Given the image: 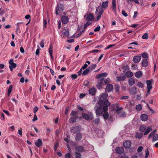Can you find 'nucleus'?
I'll return each instance as SVG.
<instances>
[{"label": "nucleus", "instance_id": "36", "mask_svg": "<svg viewBox=\"0 0 158 158\" xmlns=\"http://www.w3.org/2000/svg\"><path fill=\"white\" fill-rule=\"evenodd\" d=\"M158 140V135L156 134L154 135L153 138V142H155Z\"/></svg>", "mask_w": 158, "mask_h": 158}, {"label": "nucleus", "instance_id": "60", "mask_svg": "<svg viewBox=\"0 0 158 158\" xmlns=\"http://www.w3.org/2000/svg\"><path fill=\"white\" fill-rule=\"evenodd\" d=\"M114 45H112V44L109 45L108 46L106 47L105 48V49L107 50V49H109L110 48L114 46Z\"/></svg>", "mask_w": 158, "mask_h": 158}, {"label": "nucleus", "instance_id": "15", "mask_svg": "<svg viewBox=\"0 0 158 158\" xmlns=\"http://www.w3.org/2000/svg\"><path fill=\"white\" fill-rule=\"evenodd\" d=\"M131 142L129 140L126 141L123 143V146L125 148H129L131 147Z\"/></svg>", "mask_w": 158, "mask_h": 158}, {"label": "nucleus", "instance_id": "8", "mask_svg": "<svg viewBox=\"0 0 158 158\" xmlns=\"http://www.w3.org/2000/svg\"><path fill=\"white\" fill-rule=\"evenodd\" d=\"M103 78H101L98 80V83L97 85V87L98 89L102 88V84L103 81Z\"/></svg>", "mask_w": 158, "mask_h": 158}, {"label": "nucleus", "instance_id": "37", "mask_svg": "<svg viewBox=\"0 0 158 158\" xmlns=\"http://www.w3.org/2000/svg\"><path fill=\"white\" fill-rule=\"evenodd\" d=\"M143 135V134L140 133H137L135 135V137L136 138H141Z\"/></svg>", "mask_w": 158, "mask_h": 158}, {"label": "nucleus", "instance_id": "53", "mask_svg": "<svg viewBox=\"0 0 158 158\" xmlns=\"http://www.w3.org/2000/svg\"><path fill=\"white\" fill-rule=\"evenodd\" d=\"M40 47L43 48L44 47V40H42L40 43Z\"/></svg>", "mask_w": 158, "mask_h": 158}, {"label": "nucleus", "instance_id": "3", "mask_svg": "<svg viewBox=\"0 0 158 158\" xmlns=\"http://www.w3.org/2000/svg\"><path fill=\"white\" fill-rule=\"evenodd\" d=\"M81 116L83 118L86 120H92L94 118L93 113L89 111L87 113H83Z\"/></svg>", "mask_w": 158, "mask_h": 158}, {"label": "nucleus", "instance_id": "32", "mask_svg": "<svg viewBox=\"0 0 158 158\" xmlns=\"http://www.w3.org/2000/svg\"><path fill=\"white\" fill-rule=\"evenodd\" d=\"M77 117L75 116L71 117L69 120L70 123H74L76 122Z\"/></svg>", "mask_w": 158, "mask_h": 158}, {"label": "nucleus", "instance_id": "47", "mask_svg": "<svg viewBox=\"0 0 158 158\" xmlns=\"http://www.w3.org/2000/svg\"><path fill=\"white\" fill-rule=\"evenodd\" d=\"M91 24V23L90 22H87L84 25V29H85L88 26H89Z\"/></svg>", "mask_w": 158, "mask_h": 158}, {"label": "nucleus", "instance_id": "50", "mask_svg": "<svg viewBox=\"0 0 158 158\" xmlns=\"http://www.w3.org/2000/svg\"><path fill=\"white\" fill-rule=\"evenodd\" d=\"M18 134L21 136L22 135V131L21 128H19L18 132Z\"/></svg>", "mask_w": 158, "mask_h": 158}, {"label": "nucleus", "instance_id": "31", "mask_svg": "<svg viewBox=\"0 0 158 158\" xmlns=\"http://www.w3.org/2000/svg\"><path fill=\"white\" fill-rule=\"evenodd\" d=\"M96 66L97 65L96 64H91L88 67V68L89 69L90 71H92L93 69H95Z\"/></svg>", "mask_w": 158, "mask_h": 158}, {"label": "nucleus", "instance_id": "51", "mask_svg": "<svg viewBox=\"0 0 158 158\" xmlns=\"http://www.w3.org/2000/svg\"><path fill=\"white\" fill-rule=\"evenodd\" d=\"M66 158H71V154L70 153H68L66 154L65 156Z\"/></svg>", "mask_w": 158, "mask_h": 158}, {"label": "nucleus", "instance_id": "33", "mask_svg": "<svg viewBox=\"0 0 158 158\" xmlns=\"http://www.w3.org/2000/svg\"><path fill=\"white\" fill-rule=\"evenodd\" d=\"M90 70H89V69L88 68L85 69L83 72L82 73V75H86L87 74H88L89 73V71Z\"/></svg>", "mask_w": 158, "mask_h": 158}, {"label": "nucleus", "instance_id": "13", "mask_svg": "<svg viewBox=\"0 0 158 158\" xmlns=\"http://www.w3.org/2000/svg\"><path fill=\"white\" fill-rule=\"evenodd\" d=\"M97 90L95 88H92L90 89L89 90V94L91 95H94L96 93Z\"/></svg>", "mask_w": 158, "mask_h": 158}, {"label": "nucleus", "instance_id": "12", "mask_svg": "<svg viewBox=\"0 0 158 158\" xmlns=\"http://www.w3.org/2000/svg\"><path fill=\"white\" fill-rule=\"evenodd\" d=\"M69 35V32L67 29H65L64 32L61 35V36L62 38H65L68 37Z\"/></svg>", "mask_w": 158, "mask_h": 158}, {"label": "nucleus", "instance_id": "6", "mask_svg": "<svg viewBox=\"0 0 158 158\" xmlns=\"http://www.w3.org/2000/svg\"><path fill=\"white\" fill-rule=\"evenodd\" d=\"M111 9L114 12L116 15L117 14L116 0H112V5Z\"/></svg>", "mask_w": 158, "mask_h": 158}, {"label": "nucleus", "instance_id": "40", "mask_svg": "<svg viewBox=\"0 0 158 158\" xmlns=\"http://www.w3.org/2000/svg\"><path fill=\"white\" fill-rule=\"evenodd\" d=\"M136 109L138 111H140L142 109V106L140 104L137 105L136 106Z\"/></svg>", "mask_w": 158, "mask_h": 158}, {"label": "nucleus", "instance_id": "62", "mask_svg": "<svg viewBox=\"0 0 158 158\" xmlns=\"http://www.w3.org/2000/svg\"><path fill=\"white\" fill-rule=\"evenodd\" d=\"M123 69L125 71H127L129 70V67L127 65L124 66L123 67Z\"/></svg>", "mask_w": 158, "mask_h": 158}, {"label": "nucleus", "instance_id": "42", "mask_svg": "<svg viewBox=\"0 0 158 158\" xmlns=\"http://www.w3.org/2000/svg\"><path fill=\"white\" fill-rule=\"evenodd\" d=\"M93 122L95 123V124H98L100 122V119L99 118H98L95 119Z\"/></svg>", "mask_w": 158, "mask_h": 158}, {"label": "nucleus", "instance_id": "10", "mask_svg": "<svg viewBox=\"0 0 158 158\" xmlns=\"http://www.w3.org/2000/svg\"><path fill=\"white\" fill-rule=\"evenodd\" d=\"M69 18L67 16H64L61 18V22L63 23L66 24L69 22Z\"/></svg>", "mask_w": 158, "mask_h": 158}, {"label": "nucleus", "instance_id": "54", "mask_svg": "<svg viewBox=\"0 0 158 158\" xmlns=\"http://www.w3.org/2000/svg\"><path fill=\"white\" fill-rule=\"evenodd\" d=\"M143 148L142 146H140L137 149V151L138 152H140L142 150Z\"/></svg>", "mask_w": 158, "mask_h": 158}, {"label": "nucleus", "instance_id": "17", "mask_svg": "<svg viewBox=\"0 0 158 158\" xmlns=\"http://www.w3.org/2000/svg\"><path fill=\"white\" fill-rule=\"evenodd\" d=\"M113 89V85L112 84H108L106 88V91L109 92L111 91Z\"/></svg>", "mask_w": 158, "mask_h": 158}, {"label": "nucleus", "instance_id": "38", "mask_svg": "<svg viewBox=\"0 0 158 158\" xmlns=\"http://www.w3.org/2000/svg\"><path fill=\"white\" fill-rule=\"evenodd\" d=\"M103 116L104 119H107L109 117V114L108 112H106L104 113L103 114Z\"/></svg>", "mask_w": 158, "mask_h": 158}, {"label": "nucleus", "instance_id": "39", "mask_svg": "<svg viewBox=\"0 0 158 158\" xmlns=\"http://www.w3.org/2000/svg\"><path fill=\"white\" fill-rule=\"evenodd\" d=\"M12 88V85H10V86L9 87L8 89V90L7 95L8 96H9L10 95V94L11 92Z\"/></svg>", "mask_w": 158, "mask_h": 158}, {"label": "nucleus", "instance_id": "58", "mask_svg": "<svg viewBox=\"0 0 158 158\" xmlns=\"http://www.w3.org/2000/svg\"><path fill=\"white\" fill-rule=\"evenodd\" d=\"M79 129L78 127H72V130H74V132H77V131H75V130H77V129Z\"/></svg>", "mask_w": 158, "mask_h": 158}, {"label": "nucleus", "instance_id": "46", "mask_svg": "<svg viewBox=\"0 0 158 158\" xmlns=\"http://www.w3.org/2000/svg\"><path fill=\"white\" fill-rule=\"evenodd\" d=\"M72 79L75 80L77 77V75L76 74H72L70 76Z\"/></svg>", "mask_w": 158, "mask_h": 158}, {"label": "nucleus", "instance_id": "64", "mask_svg": "<svg viewBox=\"0 0 158 158\" xmlns=\"http://www.w3.org/2000/svg\"><path fill=\"white\" fill-rule=\"evenodd\" d=\"M37 120V117L36 115L35 114L34 115V118L33 119H32V121L34 122L35 121H36Z\"/></svg>", "mask_w": 158, "mask_h": 158}, {"label": "nucleus", "instance_id": "61", "mask_svg": "<svg viewBox=\"0 0 158 158\" xmlns=\"http://www.w3.org/2000/svg\"><path fill=\"white\" fill-rule=\"evenodd\" d=\"M122 14L123 16L125 17H127V16L128 15L127 13H126L125 11L124 10H123L122 11Z\"/></svg>", "mask_w": 158, "mask_h": 158}, {"label": "nucleus", "instance_id": "23", "mask_svg": "<svg viewBox=\"0 0 158 158\" xmlns=\"http://www.w3.org/2000/svg\"><path fill=\"white\" fill-rule=\"evenodd\" d=\"M128 83L129 85L132 86L135 83V81L134 79L132 78H130L128 80Z\"/></svg>", "mask_w": 158, "mask_h": 158}, {"label": "nucleus", "instance_id": "16", "mask_svg": "<svg viewBox=\"0 0 158 158\" xmlns=\"http://www.w3.org/2000/svg\"><path fill=\"white\" fill-rule=\"evenodd\" d=\"M43 143L42 140L40 139H38L35 142V144L36 146L39 148L42 145Z\"/></svg>", "mask_w": 158, "mask_h": 158}, {"label": "nucleus", "instance_id": "63", "mask_svg": "<svg viewBox=\"0 0 158 158\" xmlns=\"http://www.w3.org/2000/svg\"><path fill=\"white\" fill-rule=\"evenodd\" d=\"M3 111L7 115H8V116L10 115V113L8 110H3Z\"/></svg>", "mask_w": 158, "mask_h": 158}, {"label": "nucleus", "instance_id": "24", "mask_svg": "<svg viewBox=\"0 0 158 158\" xmlns=\"http://www.w3.org/2000/svg\"><path fill=\"white\" fill-rule=\"evenodd\" d=\"M94 18V17L91 14H89L87 15L86 20H88L92 21L93 19Z\"/></svg>", "mask_w": 158, "mask_h": 158}, {"label": "nucleus", "instance_id": "21", "mask_svg": "<svg viewBox=\"0 0 158 158\" xmlns=\"http://www.w3.org/2000/svg\"><path fill=\"white\" fill-rule=\"evenodd\" d=\"M129 91L131 94L134 95L136 92V88L135 87H132L130 89Z\"/></svg>", "mask_w": 158, "mask_h": 158}, {"label": "nucleus", "instance_id": "18", "mask_svg": "<svg viewBox=\"0 0 158 158\" xmlns=\"http://www.w3.org/2000/svg\"><path fill=\"white\" fill-rule=\"evenodd\" d=\"M153 83V80H147L146 81L147 84V88L152 89V84Z\"/></svg>", "mask_w": 158, "mask_h": 158}, {"label": "nucleus", "instance_id": "59", "mask_svg": "<svg viewBox=\"0 0 158 158\" xmlns=\"http://www.w3.org/2000/svg\"><path fill=\"white\" fill-rule=\"evenodd\" d=\"M38 110V107L36 106H35L34 108L33 112L34 113H35L37 112Z\"/></svg>", "mask_w": 158, "mask_h": 158}, {"label": "nucleus", "instance_id": "52", "mask_svg": "<svg viewBox=\"0 0 158 158\" xmlns=\"http://www.w3.org/2000/svg\"><path fill=\"white\" fill-rule=\"evenodd\" d=\"M100 29V27L99 26H97L94 30V31L97 32L99 31Z\"/></svg>", "mask_w": 158, "mask_h": 158}, {"label": "nucleus", "instance_id": "26", "mask_svg": "<svg viewBox=\"0 0 158 158\" xmlns=\"http://www.w3.org/2000/svg\"><path fill=\"white\" fill-rule=\"evenodd\" d=\"M125 78L126 77L124 75L118 76L116 77L117 81H124Z\"/></svg>", "mask_w": 158, "mask_h": 158}, {"label": "nucleus", "instance_id": "11", "mask_svg": "<svg viewBox=\"0 0 158 158\" xmlns=\"http://www.w3.org/2000/svg\"><path fill=\"white\" fill-rule=\"evenodd\" d=\"M141 57L139 56H134L133 59V61L135 63L139 62L141 59Z\"/></svg>", "mask_w": 158, "mask_h": 158}, {"label": "nucleus", "instance_id": "9", "mask_svg": "<svg viewBox=\"0 0 158 158\" xmlns=\"http://www.w3.org/2000/svg\"><path fill=\"white\" fill-rule=\"evenodd\" d=\"M115 151L116 153L118 154H122L123 153L124 150L123 147H117L116 148Z\"/></svg>", "mask_w": 158, "mask_h": 158}, {"label": "nucleus", "instance_id": "48", "mask_svg": "<svg viewBox=\"0 0 158 158\" xmlns=\"http://www.w3.org/2000/svg\"><path fill=\"white\" fill-rule=\"evenodd\" d=\"M115 89L117 92H118L120 88V86L118 85H116L114 86Z\"/></svg>", "mask_w": 158, "mask_h": 158}, {"label": "nucleus", "instance_id": "34", "mask_svg": "<svg viewBox=\"0 0 158 158\" xmlns=\"http://www.w3.org/2000/svg\"><path fill=\"white\" fill-rule=\"evenodd\" d=\"M146 129V127L144 126H142L140 127L139 130L141 132H144Z\"/></svg>", "mask_w": 158, "mask_h": 158}, {"label": "nucleus", "instance_id": "30", "mask_svg": "<svg viewBox=\"0 0 158 158\" xmlns=\"http://www.w3.org/2000/svg\"><path fill=\"white\" fill-rule=\"evenodd\" d=\"M16 64L15 63H12L9 65V67L10 70L12 71L13 70V68H15L16 67Z\"/></svg>", "mask_w": 158, "mask_h": 158}, {"label": "nucleus", "instance_id": "41", "mask_svg": "<svg viewBox=\"0 0 158 158\" xmlns=\"http://www.w3.org/2000/svg\"><path fill=\"white\" fill-rule=\"evenodd\" d=\"M148 38V35L147 33H145L143 35L142 38L143 39H147Z\"/></svg>", "mask_w": 158, "mask_h": 158}, {"label": "nucleus", "instance_id": "25", "mask_svg": "<svg viewBox=\"0 0 158 158\" xmlns=\"http://www.w3.org/2000/svg\"><path fill=\"white\" fill-rule=\"evenodd\" d=\"M142 65L144 67H146L148 65V62L146 59H144L142 61Z\"/></svg>", "mask_w": 158, "mask_h": 158}, {"label": "nucleus", "instance_id": "49", "mask_svg": "<svg viewBox=\"0 0 158 158\" xmlns=\"http://www.w3.org/2000/svg\"><path fill=\"white\" fill-rule=\"evenodd\" d=\"M141 56L143 58H147L148 57V54L145 52L143 53Z\"/></svg>", "mask_w": 158, "mask_h": 158}, {"label": "nucleus", "instance_id": "45", "mask_svg": "<svg viewBox=\"0 0 158 158\" xmlns=\"http://www.w3.org/2000/svg\"><path fill=\"white\" fill-rule=\"evenodd\" d=\"M77 113V112L74 110H73L72 112L70 114V115L75 116H76Z\"/></svg>", "mask_w": 158, "mask_h": 158}, {"label": "nucleus", "instance_id": "20", "mask_svg": "<svg viewBox=\"0 0 158 158\" xmlns=\"http://www.w3.org/2000/svg\"><path fill=\"white\" fill-rule=\"evenodd\" d=\"M143 75V73L141 71H139L135 73V77L138 78H139L141 77Z\"/></svg>", "mask_w": 158, "mask_h": 158}, {"label": "nucleus", "instance_id": "2", "mask_svg": "<svg viewBox=\"0 0 158 158\" xmlns=\"http://www.w3.org/2000/svg\"><path fill=\"white\" fill-rule=\"evenodd\" d=\"M108 95L107 93H104L100 96V99L98 102V104L104 105L107 106H109L110 103L107 99Z\"/></svg>", "mask_w": 158, "mask_h": 158}, {"label": "nucleus", "instance_id": "35", "mask_svg": "<svg viewBox=\"0 0 158 158\" xmlns=\"http://www.w3.org/2000/svg\"><path fill=\"white\" fill-rule=\"evenodd\" d=\"M107 75V74L106 73H102L98 75V78H100L101 77H106Z\"/></svg>", "mask_w": 158, "mask_h": 158}, {"label": "nucleus", "instance_id": "29", "mask_svg": "<svg viewBox=\"0 0 158 158\" xmlns=\"http://www.w3.org/2000/svg\"><path fill=\"white\" fill-rule=\"evenodd\" d=\"M146 131L144 133V135H146L148 134L150 131H152V128L150 127H149L146 129Z\"/></svg>", "mask_w": 158, "mask_h": 158}, {"label": "nucleus", "instance_id": "19", "mask_svg": "<svg viewBox=\"0 0 158 158\" xmlns=\"http://www.w3.org/2000/svg\"><path fill=\"white\" fill-rule=\"evenodd\" d=\"M141 120L143 121H146L148 120V116L146 114H142L140 116Z\"/></svg>", "mask_w": 158, "mask_h": 158}, {"label": "nucleus", "instance_id": "28", "mask_svg": "<svg viewBox=\"0 0 158 158\" xmlns=\"http://www.w3.org/2000/svg\"><path fill=\"white\" fill-rule=\"evenodd\" d=\"M76 150L77 151L81 152L84 151V148L81 146H78L76 148Z\"/></svg>", "mask_w": 158, "mask_h": 158}, {"label": "nucleus", "instance_id": "5", "mask_svg": "<svg viewBox=\"0 0 158 158\" xmlns=\"http://www.w3.org/2000/svg\"><path fill=\"white\" fill-rule=\"evenodd\" d=\"M113 105L114 106H115L116 108V109L113 110L116 113L119 114L121 112V110L123 108L120 107L118 104H116Z\"/></svg>", "mask_w": 158, "mask_h": 158}, {"label": "nucleus", "instance_id": "43", "mask_svg": "<svg viewBox=\"0 0 158 158\" xmlns=\"http://www.w3.org/2000/svg\"><path fill=\"white\" fill-rule=\"evenodd\" d=\"M137 85L141 88H143V85L141 82H139L137 84Z\"/></svg>", "mask_w": 158, "mask_h": 158}, {"label": "nucleus", "instance_id": "22", "mask_svg": "<svg viewBox=\"0 0 158 158\" xmlns=\"http://www.w3.org/2000/svg\"><path fill=\"white\" fill-rule=\"evenodd\" d=\"M82 138V135L81 133H77L75 137V140L76 141H80Z\"/></svg>", "mask_w": 158, "mask_h": 158}, {"label": "nucleus", "instance_id": "7", "mask_svg": "<svg viewBox=\"0 0 158 158\" xmlns=\"http://www.w3.org/2000/svg\"><path fill=\"white\" fill-rule=\"evenodd\" d=\"M103 9H104L102 8L101 5L99 6L96 9V13L102 15L104 12V10Z\"/></svg>", "mask_w": 158, "mask_h": 158}, {"label": "nucleus", "instance_id": "1", "mask_svg": "<svg viewBox=\"0 0 158 158\" xmlns=\"http://www.w3.org/2000/svg\"><path fill=\"white\" fill-rule=\"evenodd\" d=\"M99 104V107H97L96 106H95L94 108L97 116H100L102 115L103 112H105L108 110V107L109 106Z\"/></svg>", "mask_w": 158, "mask_h": 158}, {"label": "nucleus", "instance_id": "57", "mask_svg": "<svg viewBox=\"0 0 158 158\" xmlns=\"http://www.w3.org/2000/svg\"><path fill=\"white\" fill-rule=\"evenodd\" d=\"M5 66L3 64H0V72L2 73L3 71L1 70V69H3L4 68Z\"/></svg>", "mask_w": 158, "mask_h": 158}, {"label": "nucleus", "instance_id": "14", "mask_svg": "<svg viewBox=\"0 0 158 158\" xmlns=\"http://www.w3.org/2000/svg\"><path fill=\"white\" fill-rule=\"evenodd\" d=\"M108 2H109L108 1L102 2L101 6L102 8L106 9L108 6Z\"/></svg>", "mask_w": 158, "mask_h": 158}, {"label": "nucleus", "instance_id": "4", "mask_svg": "<svg viewBox=\"0 0 158 158\" xmlns=\"http://www.w3.org/2000/svg\"><path fill=\"white\" fill-rule=\"evenodd\" d=\"M64 6L62 4H60L58 5L56 9V14L58 15L59 13L62 11L64 9Z\"/></svg>", "mask_w": 158, "mask_h": 158}, {"label": "nucleus", "instance_id": "55", "mask_svg": "<svg viewBox=\"0 0 158 158\" xmlns=\"http://www.w3.org/2000/svg\"><path fill=\"white\" fill-rule=\"evenodd\" d=\"M88 66V65L86 64H85L81 68V70H84Z\"/></svg>", "mask_w": 158, "mask_h": 158}, {"label": "nucleus", "instance_id": "56", "mask_svg": "<svg viewBox=\"0 0 158 158\" xmlns=\"http://www.w3.org/2000/svg\"><path fill=\"white\" fill-rule=\"evenodd\" d=\"M75 154L77 155L75 157L76 158H81V155L80 154L78 153L77 152H75Z\"/></svg>", "mask_w": 158, "mask_h": 158}, {"label": "nucleus", "instance_id": "44", "mask_svg": "<svg viewBox=\"0 0 158 158\" xmlns=\"http://www.w3.org/2000/svg\"><path fill=\"white\" fill-rule=\"evenodd\" d=\"M110 82H110V79L109 78H107L104 81V83L106 85H108Z\"/></svg>", "mask_w": 158, "mask_h": 158}, {"label": "nucleus", "instance_id": "27", "mask_svg": "<svg viewBox=\"0 0 158 158\" xmlns=\"http://www.w3.org/2000/svg\"><path fill=\"white\" fill-rule=\"evenodd\" d=\"M125 75L127 77H131L133 76V74L132 72L128 71L126 73Z\"/></svg>", "mask_w": 158, "mask_h": 158}]
</instances>
